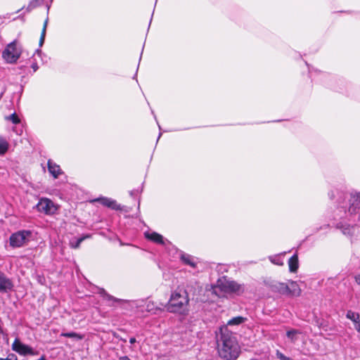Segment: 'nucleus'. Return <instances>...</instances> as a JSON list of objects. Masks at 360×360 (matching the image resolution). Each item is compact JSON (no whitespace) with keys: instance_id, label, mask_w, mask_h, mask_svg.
I'll use <instances>...</instances> for the list:
<instances>
[{"instance_id":"1","label":"nucleus","mask_w":360,"mask_h":360,"mask_svg":"<svg viewBox=\"0 0 360 360\" xmlns=\"http://www.w3.org/2000/svg\"><path fill=\"white\" fill-rule=\"evenodd\" d=\"M221 337L218 340V354L224 360H236L240 353V348L235 337L226 328H221Z\"/></svg>"},{"instance_id":"2","label":"nucleus","mask_w":360,"mask_h":360,"mask_svg":"<svg viewBox=\"0 0 360 360\" xmlns=\"http://www.w3.org/2000/svg\"><path fill=\"white\" fill-rule=\"evenodd\" d=\"M189 302L186 290L177 288L172 292L168 302L164 307L169 313L186 316L189 313Z\"/></svg>"},{"instance_id":"3","label":"nucleus","mask_w":360,"mask_h":360,"mask_svg":"<svg viewBox=\"0 0 360 360\" xmlns=\"http://www.w3.org/2000/svg\"><path fill=\"white\" fill-rule=\"evenodd\" d=\"M215 288L225 293H235L238 295H242L245 292L244 285L239 284L236 281H229L226 276L219 278Z\"/></svg>"},{"instance_id":"4","label":"nucleus","mask_w":360,"mask_h":360,"mask_svg":"<svg viewBox=\"0 0 360 360\" xmlns=\"http://www.w3.org/2000/svg\"><path fill=\"white\" fill-rule=\"evenodd\" d=\"M22 53V46L17 40L8 44L2 52L3 58L8 63H15Z\"/></svg>"},{"instance_id":"5","label":"nucleus","mask_w":360,"mask_h":360,"mask_svg":"<svg viewBox=\"0 0 360 360\" xmlns=\"http://www.w3.org/2000/svg\"><path fill=\"white\" fill-rule=\"evenodd\" d=\"M32 236V231L30 230L18 231L12 233L9 238V243L12 248H20L23 246L27 240V238Z\"/></svg>"},{"instance_id":"6","label":"nucleus","mask_w":360,"mask_h":360,"mask_svg":"<svg viewBox=\"0 0 360 360\" xmlns=\"http://www.w3.org/2000/svg\"><path fill=\"white\" fill-rule=\"evenodd\" d=\"M35 207L37 211L46 214H53L57 210L53 201L48 198H41Z\"/></svg>"},{"instance_id":"7","label":"nucleus","mask_w":360,"mask_h":360,"mask_svg":"<svg viewBox=\"0 0 360 360\" xmlns=\"http://www.w3.org/2000/svg\"><path fill=\"white\" fill-rule=\"evenodd\" d=\"M264 283L272 292L287 295L288 285L286 283L276 281H267Z\"/></svg>"},{"instance_id":"8","label":"nucleus","mask_w":360,"mask_h":360,"mask_svg":"<svg viewBox=\"0 0 360 360\" xmlns=\"http://www.w3.org/2000/svg\"><path fill=\"white\" fill-rule=\"evenodd\" d=\"M349 206L348 212L349 214H355L360 210V193H351L349 199Z\"/></svg>"},{"instance_id":"9","label":"nucleus","mask_w":360,"mask_h":360,"mask_svg":"<svg viewBox=\"0 0 360 360\" xmlns=\"http://www.w3.org/2000/svg\"><path fill=\"white\" fill-rule=\"evenodd\" d=\"M12 349L20 355L34 354L33 349L31 347L22 343L18 338L14 340L12 345Z\"/></svg>"},{"instance_id":"10","label":"nucleus","mask_w":360,"mask_h":360,"mask_svg":"<svg viewBox=\"0 0 360 360\" xmlns=\"http://www.w3.org/2000/svg\"><path fill=\"white\" fill-rule=\"evenodd\" d=\"M13 288L14 285L12 280L0 271V292L7 293L13 290Z\"/></svg>"},{"instance_id":"11","label":"nucleus","mask_w":360,"mask_h":360,"mask_svg":"<svg viewBox=\"0 0 360 360\" xmlns=\"http://www.w3.org/2000/svg\"><path fill=\"white\" fill-rule=\"evenodd\" d=\"M94 201L98 202L102 205L114 210H122L120 205H118L116 200L107 197H101L95 199Z\"/></svg>"},{"instance_id":"12","label":"nucleus","mask_w":360,"mask_h":360,"mask_svg":"<svg viewBox=\"0 0 360 360\" xmlns=\"http://www.w3.org/2000/svg\"><path fill=\"white\" fill-rule=\"evenodd\" d=\"M100 294L103 300L108 302V306L116 307L117 304L125 302V300L116 298L108 294L104 289L101 290Z\"/></svg>"},{"instance_id":"13","label":"nucleus","mask_w":360,"mask_h":360,"mask_svg":"<svg viewBox=\"0 0 360 360\" xmlns=\"http://www.w3.org/2000/svg\"><path fill=\"white\" fill-rule=\"evenodd\" d=\"M165 304L160 303L156 304L153 301H148L146 304V310L153 314H159L160 312L165 311Z\"/></svg>"},{"instance_id":"14","label":"nucleus","mask_w":360,"mask_h":360,"mask_svg":"<svg viewBox=\"0 0 360 360\" xmlns=\"http://www.w3.org/2000/svg\"><path fill=\"white\" fill-rule=\"evenodd\" d=\"M47 166L49 173L54 179H57L63 173L60 166L53 162L51 160H48Z\"/></svg>"},{"instance_id":"15","label":"nucleus","mask_w":360,"mask_h":360,"mask_svg":"<svg viewBox=\"0 0 360 360\" xmlns=\"http://www.w3.org/2000/svg\"><path fill=\"white\" fill-rule=\"evenodd\" d=\"M290 285H288L287 295L290 297H299L301 295L302 290L296 281H290Z\"/></svg>"},{"instance_id":"16","label":"nucleus","mask_w":360,"mask_h":360,"mask_svg":"<svg viewBox=\"0 0 360 360\" xmlns=\"http://www.w3.org/2000/svg\"><path fill=\"white\" fill-rule=\"evenodd\" d=\"M144 235H145V237L148 240L153 241L155 243L160 244V245L165 244L162 236L157 232H152V233L146 232L144 233Z\"/></svg>"},{"instance_id":"17","label":"nucleus","mask_w":360,"mask_h":360,"mask_svg":"<svg viewBox=\"0 0 360 360\" xmlns=\"http://www.w3.org/2000/svg\"><path fill=\"white\" fill-rule=\"evenodd\" d=\"M335 228L342 231L345 235L352 236L354 234V226L342 222L337 223Z\"/></svg>"},{"instance_id":"18","label":"nucleus","mask_w":360,"mask_h":360,"mask_svg":"<svg viewBox=\"0 0 360 360\" xmlns=\"http://www.w3.org/2000/svg\"><path fill=\"white\" fill-rule=\"evenodd\" d=\"M289 271L292 273L297 271L299 268V260L297 254H294L288 260Z\"/></svg>"},{"instance_id":"19","label":"nucleus","mask_w":360,"mask_h":360,"mask_svg":"<svg viewBox=\"0 0 360 360\" xmlns=\"http://www.w3.org/2000/svg\"><path fill=\"white\" fill-rule=\"evenodd\" d=\"M60 336L73 338L76 340H82L84 338V335L77 333L75 332L62 333Z\"/></svg>"},{"instance_id":"20","label":"nucleus","mask_w":360,"mask_h":360,"mask_svg":"<svg viewBox=\"0 0 360 360\" xmlns=\"http://www.w3.org/2000/svg\"><path fill=\"white\" fill-rule=\"evenodd\" d=\"M9 148L8 141L3 136H0V155H4Z\"/></svg>"},{"instance_id":"21","label":"nucleus","mask_w":360,"mask_h":360,"mask_svg":"<svg viewBox=\"0 0 360 360\" xmlns=\"http://www.w3.org/2000/svg\"><path fill=\"white\" fill-rule=\"evenodd\" d=\"M91 237V235L90 234H86V235H84L82 236V237L77 238L75 242L74 241H70V245L71 248H74V249H77V248H79V246H80V244L82 241H84L85 239L86 238H89Z\"/></svg>"},{"instance_id":"22","label":"nucleus","mask_w":360,"mask_h":360,"mask_svg":"<svg viewBox=\"0 0 360 360\" xmlns=\"http://www.w3.org/2000/svg\"><path fill=\"white\" fill-rule=\"evenodd\" d=\"M181 259L182 260V262L184 264H186L187 265H189L193 268H195L196 266V264L193 261L191 256L189 255H186V254L182 255L181 256Z\"/></svg>"},{"instance_id":"23","label":"nucleus","mask_w":360,"mask_h":360,"mask_svg":"<svg viewBox=\"0 0 360 360\" xmlns=\"http://www.w3.org/2000/svg\"><path fill=\"white\" fill-rule=\"evenodd\" d=\"M246 320V318H244L243 316H236L233 317L231 320L228 321V325L229 326H233V325H240L243 323H244Z\"/></svg>"},{"instance_id":"24","label":"nucleus","mask_w":360,"mask_h":360,"mask_svg":"<svg viewBox=\"0 0 360 360\" xmlns=\"http://www.w3.org/2000/svg\"><path fill=\"white\" fill-rule=\"evenodd\" d=\"M346 316L347 319L352 320L354 323H357L359 321V314L358 313H355L352 310H349L347 312Z\"/></svg>"},{"instance_id":"25","label":"nucleus","mask_w":360,"mask_h":360,"mask_svg":"<svg viewBox=\"0 0 360 360\" xmlns=\"http://www.w3.org/2000/svg\"><path fill=\"white\" fill-rule=\"evenodd\" d=\"M6 120L11 121L13 124H18L20 122V119L18 114H11L6 117Z\"/></svg>"},{"instance_id":"26","label":"nucleus","mask_w":360,"mask_h":360,"mask_svg":"<svg viewBox=\"0 0 360 360\" xmlns=\"http://www.w3.org/2000/svg\"><path fill=\"white\" fill-rule=\"evenodd\" d=\"M39 5V0H31L27 7V10L30 11Z\"/></svg>"},{"instance_id":"27","label":"nucleus","mask_w":360,"mask_h":360,"mask_svg":"<svg viewBox=\"0 0 360 360\" xmlns=\"http://www.w3.org/2000/svg\"><path fill=\"white\" fill-rule=\"evenodd\" d=\"M298 333V331L295 329H292L290 330H288L286 333V335L288 338L292 339L294 335Z\"/></svg>"},{"instance_id":"28","label":"nucleus","mask_w":360,"mask_h":360,"mask_svg":"<svg viewBox=\"0 0 360 360\" xmlns=\"http://www.w3.org/2000/svg\"><path fill=\"white\" fill-rule=\"evenodd\" d=\"M37 281L41 285H44L46 283V278L43 275H37Z\"/></svg>"},{"instance_id":"29","label":"nucleus","mask_w":360,"mask_h":360,"mask_svg":"<svg viewBox=\"0 0 360 360\" xmlns=\"http://www.w3.org/2000/svg\"><path fill=\"white\" fill-rule=\"evenodd\" d=\"M46 33L44 30H41V37L39 39V46H41L44 44V39H45Z\"/></svg>"},{"instance_id":"30","label":"nucleus","mask_w":360,"mask_h":360,"mask_svg":"<svg viewBox=\"0 0 360 360\" xmlns=\"http://www.w3.org/2000/svg\"><path fill=\"white\" fill-rule=\"evenodd\" d=\"M5 360H18L17 356L13 353H10L8 354L6 358H4Z\"/></svg>"},{"instance_id":"31","label":"nucleus","mask_w":360,"mask_h":360,"mask_svg":"<svg viewBox=\"0 0 360 360\" xmlns=\"http://www.w3.org/2000/svg\"><path fill=\"white\" fill-rule=\"evenodd\" d=\"M5 91H6L5 85L2 82H0V100L1 99Z\"/></svg>"},{"instance_id":"32","label":"nucleus","mask_w":360,"mask_h":360,"mask_svg":"<svg viewBox=\"0 0 360 360\" xmlns=\"http://www.w3.org/2000/svg\"><path fill=\"white\" fill-rule=\"evenodd\" d=\"M277 356L281 360H290L289 357L285 356L284 354H283L282 353H281L279 352H277Z\"/></svg>"},{"instance_id":"33","label":"nucleus","mask_w":360,"mask_h":360,"mask_svg":"<svg viewBox=\"0 0 360 360\" xmlns=\"http://www.w3.org/2000/svg\"><path fill=\"white\" fill-rule=\"evenodd\" d=\"M271 262L275 264H277V265H283V262L281 261V259L279 258H276V259H271Z\"/></svg>"},{"instance_id":"34","label":"nucleus","mask_w":360,"mask_h":360,"mask_svg":"<svg viewBox=\"0 0 360 360\" xmlns=\"http://www.w3.org/2000/svg\"><path fill=\"white\" fill-rule=\"evenodd\" d=\"M48 21H49V18H46V19L45 20V21L44 22V26H43V29H42V30H44L45 32H46V27H47V25H48Z\"/></svg>"},{"instance_id":"35","label":"nucleus","mask_w":360,"mask_h":360,"mask_svg":"<svg viewBox=\"0 0 360 360\" xmlns=\"http://www.w3.org/2000/svg\"><path fill=\"white\" fill-rule=\"evenodd\" d=\"M32 68L33 69L34 72H36L38 70L39 67L36 63H33L32 64Z\"/></svg>"},{"instance_id":"36","label":"nucleus","mask_w":360,"mask_h":360,"mask_svg":"<svg viewBox=\"0 0 360 360\" xmlns=\"http://www.w3.org/2000/svg\"><path fill=\"white\" fill-rule=\"evenodd\" d=\"M354 278H355V281L358 283V284H360V274H357L354 276Z\"/></svg>"},{"instance_id":"37","label":"nucleus","mask_w":360,"mask_h":360,"mask_svg":"<svg viewBox=\"0 0 360 360\" xmlns=\"http://www.w3.org/2000/svg\"><path fill=\"white\" fill-rule=\"evenodd\" d=\"M119 360H131L127 356H121L118 357Z\"/></svg>"},{"instance_id":"38","label":"nucleus","mask_w":360,"mask_h":360,"mask_svg":"<svg viewBox=\"0 0 360 360\" xmlns=\"http://www.w3.org/2000/svg\"><path fill=\"white\" fill-rule=\"evenodd\" d=\"M136 342V338H134V337H132V338H131L129 339V342H130L131 344H134V343H135Z\"/></svg>"},{"instance_id":"39","label":"nucleus","mask_w":360,"mask_h":360,"mask_svg":"<svg viewBox=\"0 0 360 360\" xmlns=\"http://www.w3.org/2000/svg\"><path fill=\"white\" fill-rule=\"evenodd\" d=\"M356 323H357V325L356 326V330H357L358 332H359V333H360V322H359V321H358Z\"/></svg>"},{"instance_id":"40","label":"nucleus","mask_w":360,"mask_h":360,"mask_svg":"<svg viewBox=\"0 0 360 360\" xmlns=\"http://www.w3.org/2000/svg\"><path fill=\"white\" fill-rule=\"evenodd\" d=\"M329 195H330V197L331 199L334 198L335 195H334L333 191H331V193H330Z\"/></svg>"},{"instance_id":"41","label":"nucleus","mask_w":360,"mask_h":360,"mask_svg":"<svg viewBox=\"0 0 360 360\" xmlns=\"http://www.w3.org/2000/svg\"><path fill=\"white\" fill-rule=\"evenodd\" d=\"M37 360H47V359L45 358V356H41V357H40L39 359H37Z\"/></svg>"},{"instance_id":"42","label":"nucleus","mask_w":360,"mask_h":360,"mask_svg":"<svg viewBox=\"0 0 360 360\" xmlns=\"http://www.w3.org/2000/svg\"><path fill=\"white\" fill-rule=\"evenodd\" d=\"M120 340L124 342H127V340L126 339H124V338H120Z\"/></svg>"},{"instance_id":"43","label":"nucleus","mask_w":360,"mask_h":360,"mask_svg":"<svg viewBox=\"0 0 360 360\" xmlns=\"http://www.w3.org/2000/svg\"><path fill=\"white\" fill-rule=\"evenodd\" d=\"M0 360H5L4 358H1L0 357Z\"/></svg>"}]
</instances>
